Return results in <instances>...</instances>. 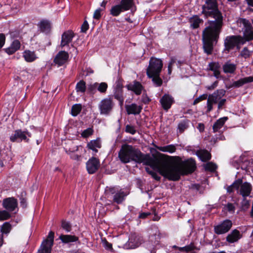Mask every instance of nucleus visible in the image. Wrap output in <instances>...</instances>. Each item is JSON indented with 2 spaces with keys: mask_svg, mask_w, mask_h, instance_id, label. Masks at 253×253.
<instances>
[{
  "mask_svg": "<svg viewBox=\"0 0 253 253\" xmlns=\"http://www.w3.org/2000/svg\"><path fill=\"white\" fill-rule=\"evenodd\" d=\"M238 27L239 28V30L242 31L243 33V37L246 40L248 34H249L251 30L252 29V26L250 22L246 19L240 18L237 21Z\"/></svg>",
  "mask_w": 253,
  "mask_h": 253,
  "instance_id": "nucleus-13",
  "label": "nucleus"
},
{
  "mask_svg": "<svg viewBox=\"0 0 253 253\" xmlns=\"http://www.w3.org/2000/svg\"><path fill=\"white\" fill-rule=\"evenodd\" d=\"M20 42L18 40H14L9 47L5 49V51L9 55L12 54L20 48Z\"/></svg>",
  "mask_w": 253,
  "mask_h": 253,
  "instance_id": "nucleus-28",
  "label": "nucleus"
},
{
  "mask_svg": "<svg viewBox=\"0 0 253 253\" xmlns=\"http://www.w3.org/2000/svg\"><path fill=\"white\" fill-rule=\"evenodd\" d=\"M126 109L128 114H139L142 110V107L135 103L129 105H126Z\"/></svg>",
  "mask_w": 253,
  "mask_h": 253,
  "instance_id": "nucleus-22",
  "label": "nucleus"
},
{
  "mask_svg": "<svg viewBox=\"0 0 253 253\" xmlns=\"http://www.w3.org/2000/svg\"><path fill=\"white\" fill-rule=\"evenodd\" d=\"M101 143L100 138H98L95 140H91L87 144V147L92 150L95 153L98 152L97 148H100Z\"/></svg>",
  "mask_w": 253,
  "mask_h": 253,
  "instance_id": "nucleus-26",
  "label": "nucleus"
},
{
  "mask_svg": "<svg viewBox=\"0 0 253 253\" xmlns=\"http://www.w3.org/2000/svg\"><path fill=\"white\" fill-rule=\"evenodd\" d=\"M70 157L72 159L76 160L77 161H80L81 159V156L75 154L72 152L70 154Z\"/></svg>",
  "mask_w": 253,
  "mask_h": 253,
  "instance_id": "nucleus-57",
  "label": "nucleus"
},
{
  "mask_svg": "<svg viewBox=\"0 0 253 253\" xmlns=\"http://www.w3.org/2000/svg\"><path fill=\"white\" fill-rule=\"evenodd\" d=\"M247 36V38L246 40H245L246 42L253 40V30H251V31L249 32V34Z\"/></svg>",
  "mask_w": 253,
  "mask_h": 253,
  "instance_id": "nucleus-60",
  "label": "nucleus"
},
{
  "mask_svg": "<svg viewBox=\"0 0 253 253\" xmlns=\"http://www.w3.org/2000/svg\"><path fill=\"white\" fill-rule=\"evenodd\" d=\"M133 4V0H122L120 5L121 6L124 11H126L132 6Z\"/></svg>",
  "mask_w": 253,
  "mask_h": 253,
  "instance_id": "nucleus-36",
  "label": "nucleus"
},
{
  "mask_svg": "<svg viewBox=\"0 0 253 253\" xmlns=\"http://www.w3.org/2000/svg\"><path fill=\"white\" fill-rule=\"evenodd\" d=\"M96 87L97 88V90L99 92L105 94L108 88V84L105 82H102L101 83H96Z\"/></svg>",
  "mask_w": 253,
  "mask_h": 253,
  "instance_id": "nucleus-38",
  "label": "nucleus"
},
{
  "mask_svg": "<svg viewBox=\"0 0 253 253\" xmlns=\"http://www.w3.org/2000/svg\"><path fill=\"white\" fill-rule=\"evenodd\" d=\"M226 93V91L223 89H218L214 91L212 94L209 95L207 100V113L211 112L212 109L213 104L217 103L222 99Z\"/></svg>",
  "mask_w": 253,
  "mask_h": 253,
  "instance_id": "nucleus-8",
  "label": "nucleus"
},
{
  "mask_svg": "<svg viewBox=\"0 0 253 253\" xmlns=\"http://www.w3.org/2000/svg\"><path fill=\"white\" fill-rule=\"evenodd\" d=\"M127 88L128 90L134 92L136 95H139L141 93L143 87L139 82L134 81L132 83L128 84Z\"/></svg>",
  "mask_w": 253,
  "mask_h": 253,
  "instance_id": "nucleus-21",
  "label": "nucleus"
},
{
  "mask_svg": "<svg viewBox=\"0 0 253 253\" xmlns=\"http://www.w3.org/2000/svg\"><path fill=\"white\" fill-rule=\"evenodd\" d=\"M202 13L206 17H213L209 25L203 31L202 39L204 51L208 55L211 54L213 45L217 42L223 25V17L217 8L216 0H206L202 6Z\"/></svg>",
  "mask_w": 253,
  "mask_h": 253,
  "instance_id": "nucleus-1",
  "label": "nucleus"
},
{
  "mask_svg": "<svg viewBox=\"0 0 253 253\" xmlns=\"http://www.w3.org/2000/svg\"><path fill=\"white\" fill-rule=\"evenodd\" d=\"M167 157L173 164H169L165 160L159 159L157 170L169 180L177 181L181 175L191 173L196 168V162L192 158L182 161L179 156H167Z\"/></svg>",
  "mask_w": 253,
  "mask_h": 253,
  "instance_id": "nucleus-2",
  "label": "nucleus"
},
{
  "mask_svg": "<svg viewBox=\"0 0 253 253\" xmlns=\"http://www.w3.org/2000/svg\"><path fill=\"white\" fill-rule=\"evenodd\" d=\"M232 226V222L229 219H225L216 225L214 226V232L217 235L227 233Z\"/></svg>",
  "mask_w": 253,
  "mask_h": 253,
  "instance_id": "nucleus-10",
  "label": "nucleus"
},
{
  "mask_svg": "<svg viewBox=\"0 0 253 253\" xmlns=\"http://www.w3.org/2000/svg\"><path fill=\"white\" fill-rule=\"evenodd\" d=\"M220 66L218 62H212L209 64L208 70L212 71L214 76L218 78L220 74Z\"/></svg>",
  "mask_w": 253,
  "mask_h": 253,
  "instance_id": "nucleus-23",
  "label": "nucleus"
},
{
  "mask_svg": "<svg viewBox=\"0 0 253 253\" xmlns=\"http://www.w3.org/2000/svg\"><path fill=\"white\" fill-rule=\"evenodd\" d=\"M143 240L141 236L134 233L131 234L127 242L125 245V248L129 249H134L139 247L143 242Z\"/></svg>",
  "mask_w": 253,
  "mask_h": 253,
  "instance_id": "nucleus-12",
  "label": "nucleus"
},
{
  "mask_svg": "<svg viewBox=\"0 0 253 253\" xmlns=\"http://www.w3.org/2000/svg\"><path fill=\"white\" fill-rule=\"evenodd\" d=\"M124 11L122 7L120 5H116L112 7L110 13L114 16H118L120 13Z\"/></svg>",
  "mask_w": 253,
  "mask_h": 253,
  "instance_id": "nucleus-41",
  "label": "nucleus"
},
{
  "mask_svg": "<svg viewBox=\"0 0 253 253\" xmlns=\"http://www.w3.org/2000/svg\"><path fill=\"white\" fill-rule=\"evenodd\" d=\"M151 175L154 179L157 181H159L161 179V177L159 176L155 172L152 173V174Z\"/></svg>",
  "mask_w": 253,
  "mask_h": 253,
  "instance_id": "nucleus-63",
  "label": "nucleus"
},
{
  "mask_svg": "<svg viewBox=\"0 0 253 253\" xmlns=\"http://www.w3.org/2000/svg\"><path fill=\"white\" fill-rule=\"evenodd\" d=\"M74 36V34L72 31H67L65 32L62 35L61 46L63 47L70 43Z\"/></svg>",
  "mask_w": 253,
  "mask_h": 253,
  "instance_id": "nucleus-18",
  "label": "nucleus"
},
{
  "mask_svg": "<svg viewBox=\"0 0 253 253\" xmlns=\"http://www.w3.org/2000/svg\"><path fill=\"white\" fill-rule=\"evenodd\" d=\"M105 194L109 197L113 196V201L118 204H121L125 199L128 193L122 189H119L116 187H107L105 189Z\"/></svg>",
  "mask_w": 253,
  "mask_h": 253,
  "instance_id": "nucleus-5",
  "label": "nucleus"
},
{
  "mask_svg": "<svg viewBox=\"0 0 253 253\" xmlns=\"http://www.w3.org/2000/svg\"><path fill=\"white\" fill-rule=\"evenodd\" d=\"M100 167L99 159L95 157L89 159L86 163L87 171L89 174L94 173Z\"/></svg>",
  "mask_w": 253,
  "mask_h": 253,
  "instance_id": "nucleus-15",
  "label": "nucleus"
},
{
  "mask_svg": "<svg viewBox=\"0 0 253 253\" xmlns=\"http://www.w3.org/2000/svg\"><path fill=\"white\" fill-rule=\"evenodd\" d=\"M189 121L188 120H185L180 122L178 125V132L182 133L185 130L188 128L189 126Z\"/></svg>",
  "mask_w": 253,
  "mask_h": 253,
  "instance_id": "nucleus-37",
  "label": "nucleus"
},
{
  "mask_svg": "<svg viewBox=\"0 0 253 253\" xmlns=\"http://www.w3.org/2000/svg\"><path fill=\"white\" fill-rule=\"evenodd\" d=\"M76 89L78 92L84 93L86 89L85 82L82 80L78 82L76 84Z\"/></svg>",
  "mask_w": 253,
  "mask_h": 253,
  "instance_id": "nucleus-40",
  "label": "nucleus"
},
{
  "mask_svg": "<svg viewBox=\"0 0 253 253\" xmlns=\"http://www.w3.org/2000/svg\"><path fill=\"white\" fill-rule=\"evenodd\" d=\"M54 233L50 231L48 235L47 238L42 243L40 249L39 250V253H51V250L53 244Z\"/></svg>",
  "mask_w": 253,
  "mask_h": 253,
  "instance_id": "nucleus-11",
  "label": "nucleus"
},
{
  "mask_svg": "<svg viewBox=\"0 0 253 253\" xmlns=\"http://www.w3.org/2000/svg\"><path fill=\"white\" fill-rule=\"evenodd\" d=\"M224 209L227 210L228 211L231 213H233L235 211V207L233 204L228 203L224 206Z\"/></svg>",
  "mask_w": 253,
  "mask_h": 253,
  "instance_id": "nucleus-49",
  "label": "nucleus"
},
{
  "mask_svg": "<svg viewBox=\"0 0 253 253\" xmlns=\"http://www.w3.org/2000/svg\"><path fill=\"white\" fill-rule=\"evenodd\" d=\"M226 102V99H221L220 100H219L218 101V107H217L218 110H219L222 108L223 106L225 105Z\"/></svg>",
  "mask_w": 253,
  "mask_h": 253,
  "instance_id": "nucleus-58",
  "label": "nucleus"
},
{
  "mask_svg": "<svg viewBox=\"0 0 253 253\" xmlns=\"http://www.w3.org/2000/svg\"><path fill=\"white\" fill-rule=\"evenodd\" d=\"M123 84L121 81L118 80L116 82L115 90H123Z\"/></svg>",
  "mask_w": 253,
  "mask_h": 253,
  "instance_id": "nucleus-55",
  "label": "nucleus"
},
{
  "mask_svg": "<svg viewBox=\"0 0 253 253\" xmlns=\"http://www.w3.org/2000/svg\"><path fill=\"white\" fill-rule=\"evenodd\" d=\"M102 9L100 8L97 9L94 12L93 17L95 19H99L101 17V11Z\"/></svg>",
  "mask_w": 253,
  "mask_h": 253,
  "instance_id": "nucleus-54",
  "label": "nucleus"
},
{
  "mask_svg": "<svg viewBox=\"0 0 253 253\" xmlns=\"http://www.w3.org/2000/svg\"><path fill=\"white\" fill-rule=\"evenodd\" d=\"M216 168V165L212 162L208 163L205 165V169L206 170L214 171Z\"/></svg>",
  "mask_w": 253,
  "mask_h": 253,
  "instance_id": "nucleus-45",
  "label": "nucleus"
},
{
  "mask_svg": "<svg viewBox=\"0 0 253 253\" xmlns=\"http://www.w3.org/2000/svg\"><path fill=\"white\" fill-rule=\"evenodd\" d=\"M179 250L181 251L189 252L192 250V248L189 246H187L182 248H180Z\"/></svg>",
  "mask_w": 253,
  "mask_h": 253,
  "instance_id": "nucleus-61",
  "label": "nucleus"
},
{
  "mask_svg": "<svg viewBox=\"0 0 253 253\" xmlns=\"http://www.w3.org/2000/svg\"><path fill=\"white\" fill-rule=\"evenodd\" d=\"M114 96L115 98L119 101L120 105L122 106L124 100L123 96V90H115Z\"/></svg>",
  "mask_w": 253,
  "mask_h": 253,
  "instance_id": "nucleus-43",
  "label": "nucleus"
},
{
  "mask_svg": "<svg viewBox=\"0 0 253 253\" xmlns=\"http://www.w3.org/2000/svg\"><path fill=\"white\" fill-rule=\"evenodd\" d=\"M104 247H105V249H107V250H111L112 248V244L109 243H108L107 241H105L104 243Z\"/></svg>",
  "mask_w": 253,
  "mask_h": 253,
  "instance_id": "nucleus-62",
  "label": "nucleus"
},
{
  "mask_svg": "<svg viewBox=\"0 0 253 253\" xmlns=\"http://www.w3.org/2000/svg\"><path fill=\"white\" fill-rule=\"evenodd\" d=\"M241 237L242 235L240 231L234 229L227 236L226 240L229 243H234L237 242Z\"/></svg>",
  "mask_w": 253,
  "mask_h": 253,
  "instance_id": "nucleus-19",
  "label": "nucleus"
},
{
  "mask_svg": "<svg viewBox=\"0 0 253 253\" xmlns=\"http://www.w3.org/2000/svg\"><path fill=\"white\" fill-rule=\"evenodd\" d=\"M189 22L190 24V27L192 29L198 28L201 24H203V20L201 19L198 15H194L190 18Z\"/></svg>",
  "mask_w": 253,
  "mask_h": 253,
  "instance_id": "nucleus-25",
  "label": "nucleus"
},
{
  "mask_svg": "<svg viewBox=\"0 0 253 253\" xmlns=\"http://www.w3.org/2000/svg\"><path fill=\"white\" fill-rule=\"evenodd\" d=\"M160 102L163 108L168 111L174 102L173 98L169 94H165L160 100Z\"/></svg>",
  "mask_w": 253,
  "mask_h": 253,
  "instance_id": "nucleus-17",
  "label": "nucleus"
},
{
  "mask_svg": "<svg viewBox=\"0 0 253 253\" xmlns=\"http://www.w3.org/2000/svg\"><path fill=\"white\" fill-rule=\"evenodd\" d=\"M82 110V105L80 104H76L72 107L71 114L73 116H77Z\"/></svg>",
  "mask_w": 253,
  "mask_h": 253,
  "instance_id": "nucleus-42",
  "label": "nucleus"
},
{
  "mask_svg": "<svg viewBox=\"0 0 253 253\" xmlns=\"http://www.w3.org/2000/svg\"><path fill=\"white\" fill-rule=\"evenodd\" d=\"M228 119L227 117H224L217 120L212 126L213 131L214 132L218 131L223 126Z\"/></svg>",
  "mask_w": 253,
  "mask_h": 253,
  "instance_id": "nucleus-31",
  "label": "nucleus"
},
{
  "mask_svg": "<svg viewBox=\"0 0 253 253\" xmlns=\"http://www.w3.org/2000/svg\"><path fill=\"white\" fill-rule=\"evenodd\" d=\"M115 103L113 98L108 97L101 100L98 104V108L101 115H109L113 111Z\"/></svg>",
  "mask_w": 253,
  "mask_h": 253,
  "instance_id": "nucleus-7",
  "label": "nucleus"
},
{
  "mask_svg": "<svg viewBox=\"0 0 253 253\" xmlns=\"http://www.w3.org/2000/svg\"><path fill=\"white\" fill-rule=\"evenodd\" d=\"M5 41V35L3 34H0V49L3 46Z\"/></svg>",
  "mask_w": 253,
  "mask_h": 253,
  "instance_id": "nucleus-59",
  "label": "nucleus"
},
{
  "mask_svg": "<svg viewBox=\"0 0 253 253\" xmlns=\"http://www.w3.org/2000/svg\"><path fill=\"white\" fill-rule=\"evenodd\" d=\"M69 54L65 51H59L54 59V62L58 66L63 65L68 60Z\"/></svg>",
  "mask_w": 253,
  "mask_h": 253,
  "instance_id": "nucleus-16",
  "label": "nucleus"
},
{
  "mask_svg": "<svg viewBox=\"0 0 253 253\" xmlns=\"http://www.w3.org/2000/svg\"><path fill=\"white\" fill-rule=\"evenodd\" d=\"M11 230V225L9 222H5L3 224L1 227V232L2 233V236L0 238V247L3 244V238L2 235L4 234H7L10 232Z\"/></svg>",
  "mask_w": 253,
  "mask_h": 253,
  "instance_id": "nucleus-32",
  "label": "nucleus"
},
{
  "mask_svg": "<svg viewBox=\"0 0 253 253\" xmlns=\"http://www.w3.org/2000/svg\"><path fill=\"white\" fill-rule=\"evenodd\" d=\"M96 83H95L93 84H90L88 85L87 87V90L89 92L91 93H94L97 90V88L96 87Z\"/></svg>",
  "mask_w": 253,
  "mask_h": 253,
  "instance_id": "nucleus-52",
  "label": "nucleus"
},
{
  "mask_svg": "<svg viewBox=\"0 0 253 253\" xmlns=\"http://www.w3.org/2000/svg\"><path fill=\"white\" fill-rule=\"evenodd\" d=\"M88 29V24L87 22L85 20L81 27V31L82 32L85 33Z\"/></svg>",
  "mask_w": 253,
  "mask_h": 253,
  "instance_id": "nucleus-56",
  "label": "nucleus"
},
{
  "mask_svg": "<svg viewBox=\"0 0 253 253\" xmlns=\"http://www.w3.org/2000/svg\"><path fill=\"white\" fill-rule=\"evenodd\" d=\"M23 56L26 61L28 62H32L35 61L38 57L36 56L34 51L29 50H25L23 53Z\"/></svg>",
  "mask_w": 253,
  "mask_h": 253,
  "instance_id": "nucleus-30",
  "label": "nucleus"
},
{
  "mask_svg": "<svg viewBox=\"0 0 253 253\" xmlns=\"http://www.w3.org/2000/svg\"><path fill=\"white\" fill-rule=\"evenodd\" d=\"M93 132V130L91 128L89 127L84 130L81 133V135L83 137L87 138L92 135Z\"/></svg>",
  "mask_w": 253,
  "mask_h": 253,
  "instance_id": "nucleus-46",
  "label": "nucleus"
},
{
  "mask_svg": "<svg viewBox=\"0 0 253 253\" xmlns=\"http://www.w3.org/2000/svg\"><path fill=\"white\" fill-rule=\"evenodd\" d=\"M246 42L245 39L241 36H229L225 38L224 41V51L227 53L231 50L237 47L240 48V44H244Z\"/></svg>",
  "mask_w": 253,
  "mask_h": 253,
  "instance_id": "nucleus-4",
  "label": "nucleus"
},
{
  "mask_svg": "<svg viewBox=\"0 0 253 253\" xmlns=\"http://www.w3.org/2000/svg\"><path fill=\"white\" fill-rule=\"evenodd\" d=\"M207 98V94H204L201 96H200L199 97L197 98L193 102V104H196L200 102V101L206 99Z\"/></svg>",
  "mask_w": 253,
  "mask_h": 253,
  "instance_id": "nucleus-53",
  "label": "nucleus"
},
{
  "mask_svg": "<svg viewBox=\"0 0 253 253\" xmlns=\"http://www.w3.org/2000/svg\"><path fill=\"white\" fill-rule=\"evenodd\" d=\"M163 66V63L162 60L151 57L146 70V74L148 77H152L155 75H160Z\"/></svg>",
  "mask_w": 253,
  "mask_h": 253,
  "instance_id": "nucleus-6",
  "label": "nucleus"
},
{
  "mask_svg": "<svg viewBox=\"0 0 253 253\" xmlns=\"http://www.w3.org/2000/svg\"><path fill=\"white\" fill-rule=\"evenodd\" d=\"M59 239L64 243L75 242L78 240V238L77 237L71 235H61L59 236Z\"/></svg>",
  "mask_w": 253,
  "mask_h": 253,
  "instance_id": "nucleus-34",
  "label": "nucleus"
},
{
  "mask_svg": "<svg viewBox=\"0 0 253 253\" xmlns=\"http://www.w3.org/2000/svg\"><path fill=\"white\" fill-rule=\"evenodd\" d=\"M243 180L241 178H239L237 180H235L232 184V186H233L234 189H238L239 187H241V185L242 184Z\"/></svg>",
  "mask_w": 253,
  "mask_h": 253,
  "instance_id": "nucleus-50",
  "label": "nucleus"
},
{
  "mask_svg": "<svg viewBox=\"0 0 253 253\" xmlns=\"http://www.w3.org/2000/svg\"><path fill=\"white\" fill-rule=\"evenodd\" d=\"M118 156L121 161L124 164L134 161L137 163H143V165L149 166L154 170H157L158 168L159 159L153 158L150 154H144L132 145L126 144L123 145Z\"/></svg>",
  "mask_w": 253,
  "mask_h": 253,
  "instance_id": "nucleus-3",
  "label": "nucleus"
},
{
  "mask_svg": "<svg viewBox=\"0 0 253 253\" xmlns=\"http://www.w3.org/2000/svg\"><path fill=\"white\" fill-rule=\"evenodd\" d=\"M156 148L160 151L172 153L176 151L175 145L170 144L164 146H156Z\"/></svg>",
  "mask_w": 253,
  "mask_h": 253,
  "instance_id": "nucleus-35",
  "label": "nucleus"
},
{
  "mask_svg": "<svg viewBox=\"0 0 253 253\" xmlns=\"http://www.w3.org/2000/svg\"><path fill=\"white\" fill-rule=\"evenodd\" d=\"M252 188V185L250 183L247 182L242 183L240 190V193L243 197L248 196L251 193Z\"/></svg>",
  "mask_w": 253,
  "mask_h": 253,
  "instance_id": "nucleus-24",
  "label": "nucleus"
},
{
  "mask_svg": "<svg viewBox=\"0 0 253 253\" xmlns=\"http://www.w3.org/2000/svg\"><path fill=\"white\" fill-rule=\"evenodd\" d=\"M61 226L67 232H69L71 230V224L65 220H63L62 221Z\"/></svg>",
  "mask_w": 253,
  "mask_h": 253,
  "instance_id": "nucleus-48",
  "label": "nucleus"
},
{
  "mask_svg": "<svg viewBox=\"0 0 253 253\" xmlns=\"http://www.w3.org/2000/svg\"><path fill=\"white\" fill-rule=\"evenodd\" d=\"M126 131L131 134H134L136 130L134 126L127 125L126 127Z\"/></svg>",
  "mask_w": 253,
  "mask_h": 253,
  "instance_id": "nucleus-51",
  "label": "nucleus"
},
{
  "mask_svg": "<svg viewBox=\"0 0 253 253\" xmlns=\"http://www.w3.org/2000/svg\"><path fill=\"white\" fill-rule=\"evenodd\" d=\"M31 137V134L28 131H22L21 129L16 130L14 133L11 135L10 139L12 142H20L24 140L28 142L29 138Z\"/></svg>",
  "mask_w": 253,
  "mask_h": 253,
  "instance_id": "nucleus-14",
  "label": "nucleus"
},
{
  "mask_svg": "<svg viewBox=\"0 0 253 253\" xmlns=\"http://www.w3.org/2000/svg\"><path fill=\"white\" fill-rule=\"evenodd\" d=\"M152 79V82L155 86L159 87L162 85L163 80L160 77V75H155L152 77H148Z\"/></svg>",
  "mask_w": 253,
  "mask_h": 253,
  "instance_id": "nucleus-39",
  "label": "nucleus"
},
{
  "mask_svg": "<svg viewBox=\"0 0 253 253\" xmlns=\"http://www.w3.org/2000/svg\"><path fill=\"white\" fill-rule=\"evenodd\" d=\"M251 52L248 49L247 47H245L241 51L240 55L242 57L247 58L250 57Z\"/></svg>",
  "mask_w": 253,
  "mask_h": 253,
  "instance_id": "nucleus-47",
  "label": "nucleus"
},
{
  "mask_svg": "<svg viewBox=\"0 0 253 253\" xmlns=\"http://www.w3.org/2000/svg\"><path fill=\"white\" fill-rule=\"evenodd\" d=\"M196 154L203 162L208 161L211 158V154L206 150H197Z\"/></svg>",
  "mask_w": 253,
  "mask_h": 253,
  "instance_id": "nucleus-27",
  "label": "nucleus"
},
{
  "mask_svg": "<svg viewBox=\"0 0 253 253\" xmlns=\"http://www.w3.org/2000/svg\"><path fill=\"white\" fill-rule=\"evenodd\" d=\"M253 82V76H249L247 77H245L244 78H242L237 81L234 82L232 84H231L229 88L231 87H239L242 86L244 84L251 83Z\"/></svg>",
  "mask_w": 253,
  "mask_h": 253,
  "instance_id": "nucleus-20",
  "label": "nucleus"
},
{
  "mask_svg": "<svg viewBox=\"0 0 253 253\" xmlns=\"http://www.w3.org/2000/svg\"><path fill=\"white\" fill-rule=\"evenodd\" d=\"M2 205L3 208L9 212L15 214L18 211V201L14 197L4 199L2 201Z\"/></svg>",
  "mask_w": 253,
  "mask_h": 253,
  "instance_id": "nucleus-9",
  "label": "nucleus"
},
{
  "mask_svg": "<svg viewBox=\"0 0 253 253\" xmlns=\"http://www.w3.org/2000/svg\"><path fill=\"white\" fill-rule=\"evenodd\" d=\"M10 212L9 211L5 210H2L0 211V220H5L8 219L11 217Z\"/></svg>",
  "mask_w": 253,
  "mask_h": 253,
  "instance_id": "nucleus-44",
  "label": "nucleus"
},
{
  "mask_svg": "<svg viewBox=\"0 0 253 253\" xmlns=\"http://www.w3.org/2000/svg\"><path fill=\"white\" fill-rule=\"evenodd\" d=\"M236 69V65L230 61L226 62L223 65V70L225 73H234Z\"/></svg>",
  "mask_w": 253,
  "mask_h": 253,
  "instance_id": "nucleus-33",
  "label": "nucleus"
},
{
  "mask_svg": "<svg viewBox=\"0 0 253 253\" xmlns=\"http://www.w3.org/2000/svg\"><path fill=\"white\" fill-rule=\"evenodd\" d=\"M38 26L42 32L48 33L51 29V23L46 20H42L39 24Z\"/></svg>",
  "mask_w": 253,
  "mask_h": 253,
  "instance_id": "nucleus-29",
  "label": "nucleus"
},
{
  "mask_svg": "<svg viewBox=\"0 0 253 253\" xmlns=\"http://www.w3.org/2000/svg\"><path fill=\"white\" fill-rule=\"evenodd\" d=\"M20 205L23 208H25L26 207V205H26V200L25 199H24V198L21 199Z\"/></svg>",
  "mask_w": 253,
  "mask_h": 253,
  "instance_id": "nucleus-64",
  "label": "nucleus"
}]
</instances>
